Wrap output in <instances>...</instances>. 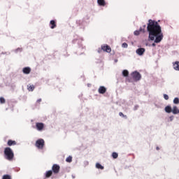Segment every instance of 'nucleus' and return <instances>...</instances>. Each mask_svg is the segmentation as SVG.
I'll use <instances>...</instances> for the list:
<instances>
[{"mask_svg":"<svg viewBox=\"0 0 179 179\" xmlns=\"http://www.w3.org/2000/svg\"><path fill=\"white\" fill-rule=\"evenodd\" d=\"M147 30L149 33V40L155 42L152 44V47H156V43L157 44L163 40L164 36L163 32H162V27L157 21L149 20Z\"/></svg>","mask_w":179,"mask_h":179,"instance_id":"obj_1","label":"nucleus"},{"mask_svg":"<svg viewBox=\"0 0 179 179\" xmlns=\"http://www.w3.org/2000/svg\"><path fill=\"white\" fill-rule=\"evenodd\" d=\"M4 157L5 159H6V160H8L9 162H12V160H13V157H15V154L13 153V150H12V148L6 147L4 149Z\"/></svg>","mask_w":179,"mask_h":179,"instance_id":"obj_2","label":"nucleus"},{"mask_svg":"<svg viewBox=\"0 0 179 179\" xmlns=\"http://www.w3.org/2000/svg\"><path fill=\"white\" fill-rule=\"evenodd\" d=\"M44 145H45V142L44 141V139H43V138L38 139L35 143V146L38 149H41V150L44 149Z\"/></svg>","mask_w":179,"mask_h":179,"instance_id":"obj_3","label":"nucleus"},{"mask_svg":"<svg viewBox=\"0 0 179 179\" xmlns=\"http://www.w3.org/2000/svg\"><path fill=\"white\" fill-rule=\"evenodd\" d=\"M131 76L134 82H138L142 78V76L138 71H134L131 73Z\"/></svg>","mask_w":179,"mask_h":179,"instance_id":"obj_4","label":"nucleus"},{"mask_svg":"<svg viewBox=\"0 0 179 179\" xmlns=\"http://www.w3.org/2000/svg\"><path fill=\"white\" fill-rule=\"evenodd\" d=\"M61 170V166L57 164H54L52 166V171L53 174L57 175L59 173V171Z\"/></svg>","mask_w":179,"mask_h":179,"instance_id":"obj_5","label":"nucleus"},{"mask_svg":"<svg viewBox=\"0 0 179 179\" xmlns=\"http://www.w3.org/2000/svg\"><path fill=\"white\" fill-rule=\"evenodd\" d=\"M101 50L105 51V52H111V48L108 45H101Z\"/></svg>","mask_w":179,"mask_h":179,"instance_id":"obj_6","label":"nucleus"},{"mask_svg":"<svg viewBox=\"0 0 179 179\" xmlns=\"http://www.w3.org/2000/svg\"><path fill=\"white\" fill-rule=\"evenodd\" d=\"M36 127L38 131H43L44 129V123L37 122Z\"/></svg>","mask_w":179,"mask_h":179,"instance_id":"obj_7","label":"nucleus"},{"mask_svg":"<svg viewBox=\"0 0 179 179\" xmlns=\"http://www.w3.org/2000/svg\"><path fill=\"white\" fill-rule=\"evenodd\" d=\"M98 92H99V94H104V93H106V92H107V88H106V87H104V86H101V87H99Z\"/></svg>","mask_w":179,"mask_h":179,"instance_id":"obj_8","label":"nucleus"},{"mask_svg":"<svg viewBox=\"0 0 179 179\" xmlns=\"http://www.w3.org/2000/svg\"><path fill=\"white\" fill-rule=\"evenodd\" d=\"M22 72L24 75H29L31 72V69L30 67H24L22 69Z\"/></svg>","mask_w":179,"mask_h":179,"instance_id":"obj_9","label":"nucleus"},{"mask_svg":"<svg viewBox=\"0 0 179 179\" xmlns=\"http://www.w3.org/2000/svg\"><path fill=\"white\" fill-rule=\"evenodd\" d=\"M52 174H54V172H52L51 170H49L45 173V178H50V177L52 176Z\"/></svg>","mask_w":179,"mask_h":179,"instance_id":"obj_10","label":"nucleus"},{"mask_svg":"<svg viewBox=\"0 0 179 179\" xmlns=\"http://www.w3.org/2000/svg\"><path fill=\"white\" fill-rule=\"evenodd\" d=\"M145 48H140L136 50V54H138V55H142L143 54H145Z\"/></svg>","mask_w":179,"mask_h":179,"instance_id":"obj_11","label":"nucleus"},{"mask_svg":"<svg viewBox=\"0 0 179 179\" xmlns=\"http://www.w3.org/2000/svg\"><path fill=\"white\" fill-rule=\"evenodd\" d=\"M17 142L13 140H8L7 145L8 146H15V145H17Z\"/></svg>","mask_w":179,"mask_h":179,"instance_id":"obj_12","label":"nucleus"},{"mask_svg":"<svg viewBox=\"0 0 179 179\" xmlns=\"http://www.w3.org/2000/svg\"><path fill=\"white\" fill-rule=\"evenodd\" d=\"M50 29H55L57 27V22L55 20H51L50 22Z\"/></svg>","mask_w":179,"mask_h":179,"instance_id":"obj_13","label":"nucleus"},{"mask_svg":"<svg viewBox=\"0 0 179 179\" xmlns=\"http://www.w3.org/2000/svg\"><path fill=\"white\" fill-rule=\"evenodd\" d=\"M173 69L175 71H179V62H175L173 63Z\"/></svg>","mask_w":179,"mask_h":179,"instance_id":"obj_14","label":"nucleus"},{"mask_svg":"<svg viewBox=\"0 0 179 179\" xmlns=\"http://www.w3.org/2000/svg\"><path fill=\"white\" fill-rule=\"evenodd\" d=\"M99 6H106V1L104 0H97Z\"/></svg>","mask_w":179,"mask_h":179,"instance_id":"obj_15","label":"nucleus"},{"mask_svg":"<svg viewBox=\"0 0 179 179\" xmlns=\"http://www.w3.org/2000/svg\"><path fill=\"white\" fill-rule=\"evenodd\" d=\"M178 108H177V106H173V110H172V113L173 114H178Z\"/></svg>","mask_w":179,"mask_h":179,"instance_id":"obj_16","label":"nucleus"},{"mask_svg":"<svg viewBox=\"0 0 179 179\" xmlns=\"http://www.w3.org/2000/svg\"><path fill=\"white\" fill-rule=\"evenodd\" d=\"M27 89H28L29 92H33V90H34V85H28Z\"/></svg>","mask_w":179,"mask_h":179,"instance_id":"obj_17","label":"nucleus"},{"mask_svg":"<svg viewBox=\"0 0 179 179\" xmlns=\"http://www.w3.org/2000/svg\"><path fill=\"white\" fill-rule=\"evenodd\" d=\"M165 111H166V113H171V111H172V110H171V106H167L165 108Z\"/></svg>","mask_w":179,"mask_h":179,"instance_id":"obj_18","label":"nucleus"},{"mask_svg":"<svg viewBox=\"0 0 179 179\" xmlns=\"http://www.w3.org/2000/svg\"><path fill=\"white\" fill-rule=\"evenodd\" d=\"M96 169H99L100 170H104V166H103L99 163L96 164Z\"/></svg>","mask_w":179,"mask_h":179,"instance_id":"obj_19","label":"nucleus"},{"mask_svg":"<svg viewBox=\"0 0 179 179\" xmlns=\"http://www.w3.org/2000/svg\"><path fill=\"white\" fill-rule=\"evenodd\" d=\"M122 75H123V76L127 78V76H128L129 75V72L127 70H124L122 71Z\"/></svg>","mask_w":179,"mask_h":179,"instance_id":"obj_20","label":"nucleus"},{"mask_svg":"<svg viewBox=\"0 0 179 179\" xmlns=\"http://www.w3.org/2000/svg\"><path fill=\"white\" fill-rule=\"evenodd\" d=\"M146 29V25H143L139 29L140 33H145V29Z\"/></svg>","mask_w":179,"mask_h":179,"instance_id":"obj_21","label":"nucleus"},{"mask_svg":"<svg viewBox=\"0 0 179 179\" xmlns=\"http://www.w3.org/2000/svg\"><path fill=\"white\" fill-rule=\"evenodd\" d=\"M0 103L1 104H5V103H6V100H5V98L0 97Z\"/></svg>","mask_w":179,"mask_h":179,"instance_id":"obj_22","label":"nucleus"},{"mask_svg":"<svg viewBox=\"0 0 179 179\" xmlns=\"http://www.w3.org/2000/svg\"><path fill=\"white\" fill-rule=\"evenodd\" d=\"M66 162H67V163H71L72 162V157L69 156L66 159Z\"/></svg>","mask_w":179,"mask_h":179,"instance_id":"obj_23","label":"nucleus"},{"mask_svg":"<svg viewBox=\"0 0 179 179\" xmlns=\"http://www.w3.org/2000/svg\"><path fill=\"white\" fill-rule=\"evenodd\" d=\"M112 157L114 158V159H117L118 157V153L117 152H113L112 153Z\"/></svg>","mask_w":179,"mask_h":179,"instance_id":"obj_24","label":"nucleus"},{"mask_svg":"<svg viewBox=\"0 0 179 179\" xmlns=\"http://www.w3.org/2000/svg\"><path fill=\"white\" fill-rule=\"evenodd\" d=\"M173 103H174V104H179V99L178 98H175L174 99H173Z\"/></svg>","mask_w":179,"mask_h":179,"instance_id":"obj_25","label":"nucleus"},{"mask_svg":"<svg viewBox=\"0 0 179 179\" xmlns=\"http://www.w3.org/2000/svg\"><path fill=\"white\" fill-rule=\"evenodd\" d=\"M134 36H139V34H141V31L136 30V31H135L134 32Z\"/></svg>","mask_w":179,"mask_h":179,"instance_id":"obj_26","label":"nucleus"},{"mask_svg":"<svg viewBox=\"0 0 179 179\" xmlns=\"http://www.w3.org/2000/svg\"><path fill=\"white\" fill-rule=\"evenodd\" d=\"M3 179H11L10 176L9 175H4L3 176Z\"/></svg>","mask_w":179,"mask_h":179,"instance_id":"obj_27","label":"nucleus"},{"mask_svg":"<svg viewBox=\"0 0 179 179\" xmlns=\"http://www.w3.org/2000/svg\"><path fill=\"white\" fill-rule=\"evenodd\" d=\"M120 117H123L124 118H127V115H124L122 112L119 113Z\"/></svg>","mask_w":179,"mask_h":179,"instance_id":"obj_28","label":"nucleus"},{"mask_svg":"<svg viewBox=\"0 0 179 179\" xmlns=\"http://www.w3.org/2000/svg\"><path fill=\"white\" fill-rule=\"evenodd\" d=\"M122 47H123V48H127L128 44H127V43H122Z\"/></svg>","mask_w":179,"mask_h":179,"instance_id":"obj_29","label":"nucleus"},{"mask_svg":"<svg viewBox=\"0 0 179 179\" xmlns=\"http://www.w3.org/2000/svg\"><path fill=\"white\" fill-rule=\"evenodd\" d=\"M164 99L165 100H169V95L164 94Z\"/></svg>","mask_w":179,"mask_h":179,"instance_id":"obj_30","label":"nucleus"},{"mask_svg":"<svg viewBox=\"0 0 179 179\" xmlns=\"http://www.w3.org/2000/svg\"><path fill=\"white\" fill-rule=\"evenodd\" d=\"M138 108H139V106L136 105V106H134V110H138Z\"/></svg>","mask_w":179,"mask_h":179,"instance_id":"obj_31","label":"nucleus"},{"mask_svg":"<svg viewBox=\"0 0 179 179\" xmlns=\"http://www.w3.org/2000/svg\"><path fill=\"white\" fill-rule=\"evenodd\" d=\"M37 103H41V99H38Z\"/></svg>","mask_w":179,"mask_h":179,"instance_id":"obj_32","label":"nucleus"},{"mask_svg":"<svg viewBox=\"0 0 179 179\" xmlns=\"http://www.w3.org/2000/svg\"><path fill=\"white\" fill-rule=\"evenodd\" d=\"M157 150H160V148L159 147L156 148Z\"/></svg>","mask_w":179,"mask_h":179,"instance_id":"obj_33","label":"nucleus"},{"mask_svg":"<svg viewBox=\"0 0 179 179\" xmlns=\"http://www.w3.org/2000/svg\"><path fill=\"white\" fill-rule=\"evenodd\" d=\"M178 114H179V110H178Z\"/></svg>","mask_w":179,"mask_h":179,"instance_id":"obj_34","label":"nucleus"}]
</instances>
